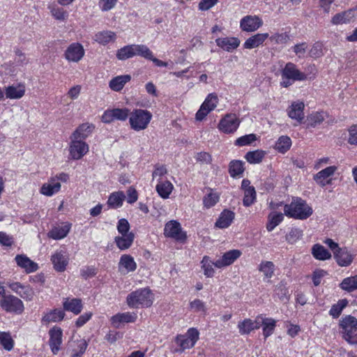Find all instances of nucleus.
Listing matches in <instances>:
<instances>
[{"mask_svg": "<svg viewBox=\"0 0 357 357\" xmlns=\"http://www.w3.org/2000/svg\"><path fill=\"white\" fill-rule=\"evenodd\" d=\"M284 215L296 220H306L312 215L313 210L307 202L301 197H294L289 204L284 205Z\"/></svg>", "mask_w": 357, "mask_h": 357, "instance_id": "nucleus-1", "label": "nucleus"}, {"mask_svg": "<svg viewBox=\"0 0 357 357\" xmlns=\"http://www.w3.org/2000/svg\"><path fill=\"white\" fill-rule=\"evenodd\" d=\"M154 301V294L149 287L139 288L130 292L126 297V303L130 308L151 307Z\"/></svg>", "mask_w": 357, "mask_h": 357, "instance_id": "nucleus-2", "label": "nucleus"}, {"mask_svg": "<svg viewBox=\"0 0 357 357\" xmlns=\"http://www.w3.org/2000/svg\"><path fill=\"white\" fill-rule=\"evenodd\" d=\"M151 112L144 109H134L130 112L129 123L130 128L136 132L146 129L152 119Z\"/></svg>", "mask_w": 357, "mask_h": 357, "instance_id": "nucleus-3", "label": "nucleus"}, {"mask_svg": "<svg viewBox=\"0 0 357 357\" xmlns=\"http://www.w3.org/2000/svg\"><path fill=\"white\" fill-rule=\"evenodd\" d=\"M307 75L299 70L296 66L291 63H287L281 71L280 86L287 88L296 81H304Z\"/></svg>", "mask_w": 357, "mask_h": 357, "instance_id": "nucleus-4", "label": "nucleus"}, {"mask_svg": "<svg viewBox=\"0 0 357 357\" xmlns=\"http://www.w3.org/2000/svg\"><path fill=\"white\" fill-rule=\"evenodd\" d=\"M68 179V174L63 172L51 176L46 183L42 185L40 192L45 196L52 197L60 192L61 183H66Z\"/></svg>", "mask_w": 357, "mask_h": 357, "instance_id": "nucleus-5", "label": "nucleus"}, {"mask_svg": "<svg viewBox=\"0 0 357 357\" xmlns=\"http://www.w3.org/2000/svg\"><path fill=\"white\" fill-rule=\"evenodd\" d=\"M340 326L342 328L343 338L351 344H357V319L346 315L340 320Z\"/></svg>", "mask_w": 357, "mask_h": 357, "instance_id": "nucleus-6", "label": "nucleus"}, {"mask_svg": "<svg viewBox=\"0 0 357 357\" xmlns=\"http://www.w3.org/2000/svg\"><path fill=\"white\" fill-rule=\"evenodd\" d=\"M150 55L149 48L145 45L132 44L126 45L116 52V58L123 61L135 56H140L145 58Z\"/></svg>", "mask_w": 357, "mask_h": 357, "instance_id": "nucleus-7", "label": "nucleus"}, {"mask_svg": "<svg viewBox=\"0 0 357 357\" xmlns=\"http://www.w3.org/2000/svg\"><path fill=\"white\" fill-rule=\"evenodd\" d=\"M199 333L195 328H190L184 335H178L176 337V343L180 347L174 352L182 353L185 349L192 348L199 340Z\"/></svg>", "mask_w": 357, "mask_h": 357, "instance_id": "nucleus-8", "label": "nucleus"}, {"mask_svg": "<svg viewBox=\"0 0 357 357\" xmlns=\"http://www.w3.org/2000/svg\"><path fill=\"white\" fill-rule=\"evenodd\" d=\"M241 120L236 114H227L222 117L218 124V129L225 134H233L238 128Z\"/></svg>", "mask_w": 357, "mask_h": 357, "instance_id": "nucleus-9", "label": "nucleus"}, {"mask_svg": "<svg viewBox=\"0 0 357 357\" xmlns=\"http://www.w3.org/2000/svg\"><path fill=\"white\" fill-rule=\"evenodd\" d=\"M219 99L216 93H209L195 114V119L197 121H203L207 115L214 110L218 105Z\"/></svg>", "mask_w": 357, "mask_h": 357, "instance_id": "nucleus-10", "label": "nucleus"}, {"mask_svg": "<svg viewBox=\"0 0 357 357\" xmlns=\"http://www.w3.org/2000/svg\"><path fill=\"white\" fill-rule=\"evenodd\" d=\"M1 307L7 312L20 314L24 310L23 302L13 295H3L0 301Z\"/></svg>", "mask_w": 357, "mask_h": 357, "instance_id": "nucleus-11", "label": "nucleus"}, {"mask_svg": "<svg viewBox=\"0 0 357 357\" xmlns=\"http://www.w3.org/2000/svg\"><path fill=\"white\" fill-rule=\"evenodd\" d=\"M164 234L165 236L174 238L181 243H184L187 238L186 232L183 229L181 224L174 220L165 224Z\"/></svg>", "mask_w": 357, "mask_h": 357, "instance_id": "nucleus-12", "label": "nucleus"}, {"mask_svg": "<svg viewBox=\"0 0 357 357\" xmlns=\"http://www.w3.org/2000/svg\"><path fill=\"white\" fill-rule=\"evenodd\" d=\"M337 169L338 167L335 165L326 167L314 174L313 178L321 187L331 185L335 179L334 176Z\"/></svg>", "mask_w": 357, "mask_h": 357, "instance_id": "nucleus-13", "label": "nucleus"}, {"mask_svg": "<svg viewBox=\"0 0 357 357\" xmlns=\"http://www.w3.org/2000/svg\"><path fill=\"white\" fill-rule=\"evenodd\" d=\"M130 112L126 107L107 109L103 112L101 121L105 123H110L115 120L125 121L129 118Z\"/></svg>", "mask_w": 357, "mask_h": 357, "instance_id": "nucleus-14", "label": "nucleus"}, {"mask_svg": "<svg viewBox=\"0 0 357 357\" xmlns=\"http://www.w3.org/2000/svg\"><path fill=\"white\" fill-rule=\"evenodd\" d=\"M89 151V146L83 140H78L70 137L69 145V154L73 160H79L84 157Z\"/></svg>", "mask_w": 357, "mask_h": 357, "instance_id": "nucleus-15", "label": "nucleus"}, {"mask_svg": "<svg viewBox=\"0 0 357 357\" xmlns=\"http://www.w3.org/2000/svg\"><path fill=\"white\" fill-rule=\"evenodd\" d=\"M261 17L256 15H248L241 18L239 22L240 29L245 32H255L263 26Z\"/></svg>", "mask_w": 357, "mask_h": 357, "instance_id": "nucleus-16", "label": "nucleus"}, {"mask_svg": "<svg viewBox=\"0 0 357 357\" xmlns=\"http://www.w3.org/2000/svg\"><path fill=\"white\" fill-rule=\"evenodd\" d=\"M85 50L79 43H71L65 50L64 57L69 62L77 63L82 59Z\"/></svg>", "mask_w": 357, "mask_h": 357, "instance_id": "nucleus-17", "label": "nucleus"}, {"mask_svg": "<svg viewBox=\"0 0 357 357\" xmlns=\"http://www.w3.org/2000/svg\"><path fill=\"white\" fill-rule=\"evenodd\" d=\"M334 257L341 266H347L353 261L355 254L348 250L347 247H330Z\"/></svg>", "mask_w": 357, "mask_h": 357, "instance_id": "nucleus-18", "label": "nucleus"}, {"mask_svg": "<svg viewBox=\"0 0 357 357\" xmlns=\"http://www.w3.org/2000/svg\"><path fill=\"white\" fill-rule=\"evenodd\" d=\"M137 315L133 312H119L110 318V322L114 328H119L125 324L134 323Z\"/></svg>", "mask_w": 357, "mask_h": 357, "instance_id": "nucleus-19", "label": "nucleus"}, {"mask_svg": "<svg viewBox=\"0 0 357 357\" xmlns=\"http://www.w3.org/2000/svg\"><path fill=\"white\" fill-rule=\"evenodd\" d=\"M49 345L53 354H57L61 349L63 331L60 327L54 326L49 331Z\"/></svg>", "mask_w": 357, "mask_h": 357, "instance_id": "nucleus-20", "label": "nucleus"}, {"mask_svg": "<svg viewBox=\"0 0 357 357\" xmlns=\"http://www.w3.org/2000/svg\"><path fill=\"white\" fill-rule=\"evenodd\" d=\"M357 17V6L348 10L337 13L331 20L332 24L335 25L348 24L353 22Z\"/></svg>", "mask_w": 357, "mask_h": 357, "instance_id": "nucleus-21", "label": "nucleus"}, {"mask_svg": "<svg viewBox=\"0 0 357 357\" xmlns=\"http://www.w3.org/2000/svg\"><path fill=\"white\" fill-rule=\"evenodd\" d=\"M241 254L239 250H231L226 252L220 258L216 260V268H223L234 264L241 257Z\"/></svg>", "mask_w": 357, "mask_h": 357, "instance_id": "nucleus-22", "label": "nucleus"}, {"mask_svg": "<svg viewBox=\"0 0 357 357\" xmlns=\"http://www.w3.org/2000/svg\"><path fill=\"white\" fill-rule=\"evenodd\" d=\"M117 229L119 232L122 235L121 238L123 241V243L118 241L117 245H130L132 243L134 236L131 233H128V222L126 219H121L118 222Z\"/></svg>", "mask_w": 357, "mask_h": 357, "instance_id": "nucleus-23", "label": "nucleus"}, {"mask_svg": "<svg viewBox=\"0 0 357 357\" xmlns=\"http://www.w3.org/2000/svg\"><path fill=\"white\" fill-rule=\"evenodd\" d=\"M304 102L301 100L293 102L287 109V114L289 118L301 123L304 119Z\"/></svg>", "mask_w": 357, "mask_h": 357, "instance_id": "nucleus-24", "label": "nucleus"}, {"mask_svg": "<svg viewBox=\"0 0 357 357\" xmlns=\"http://www.w3.org/2000/svg\"><path fill=\"white\" fill-rule=\"evenodd\" d=\"M26 92V86L23 82L10 85L5 89V96L8 99H20Z\"/></svg>", "mask_w": 357, "mask_h": 357, "instance_id": "nucleus-25", "label": "nucleus"}, {"mask_svg": "<svg viewBox=\"0 0 357 357\" xmlns=\"http://www.w3.org/2000/svg\"><path fill=\"white\" fill-rule=\"evenodd\" d=\"M69 257L66 252H56L51 258L54 268L57 272H63L68 264Z\"/></svg>", "mask_w": 357, "mask_h": 357, "instance_id": "nucleus-26", "label": "nucleus"}, {"mask_svg": "<svg viewBox=\"0 0 357 357\" xmlns=\"http://www.w3.org/2000/svg\"><path fill=\"white\" fill-rule=\"evenodd\" d=\"M17 265L24 269L26 273H31L38 269V265L33 261L31 260L25 255H17L15 257Z\"/></svg>", "mask_w": 357, "mask_h": 357, "instance_id": "nucleus-27", "label": "nucleus"}, {"mask_svg": "<svg viewBox=\"0 0 357 357\" xmlns=\"http://www.w3.org/2000/svg\"><path fill=\"white\" fill-rule=\"evenodd\" d=\"M215 43L223 50L231 52L239 46L241 41L236 37H224L217 38Z\"/></svg>", "mask_w": 357, "mask_h": 357, "instance_id": "nucleus-28", "label": "nucleus"}, {"mask_svg": "<svg viewBox=\"0 0 357 357\" xmlns=\"http://www.w3.org/2000/svg\"><path fill=\"white\" fill-rule=\"evenodd\" d=\"M259 317H258L256 320L250 319H245L238 324V329L241 335H248L255 329L260 327V322L259 321Z\"/></svg>", "mask_w": 357, "mask_h": 357, "instance_id": "nucleus-29", "label": "nucleus"}, {"mask_svg": "<svg viewBox=\"0 0 357 357\" xmlns=\"http://www.w3.org/2000/svg\"><path fill=\"white\" fill-rule=\"evenodd\" d=\"M269 37L268 33H258L248 38L243 43V47L245 49H254L261 45L264 41Z\"/></svg>", "mask_w": 357, "mask_h": 357, "instance_id": "nucleus-30", "label": "nucleus"}, {"mask_svg": "<svg viewBox=\"0 0 357 357\" xmlns=\"http://www.w3.org/2000/svg\"><path fill=\"white\" fill-rule=\"evenodd\" d=\"M116 38L115 32L104 30L97 32L93 36V40L100 45H106L110 43H114Z\"/></svg>", "mask_w": 357, "mask_h": 357, "instance_id": "nucleus-31", "label": "nucleus"}, {"mask_svg": "<svg viewBox=\"0 0 357 357\" xmlns=\"http://www.w3.org/2000/svg\"><path fill=\"white\" fill-rule=\"evenodd\" d=\"M72 225L68 222H62L61 225L54 227L48 233V236L53 239H61L67 236L71 229Z\"/></svg>", "mask_w": 357, "mask_h": 357, "instance_id": "nucleus-32", "label": "nucleus"}, {"mask_svg": "<svg viewBox=\"0 0 357 357\" xmlns=\"http://www.w3.org/2000/svg\"><path fill=\"white\" fill-rule=\"evenodd\" d=\"M93 129L94 126L93 124L89 123H82L73 132L70 137L84 141L92 133Z\"/></svg>", "mask_w": 357, "mask_h": 357, "instance_id": "nucleus-33", "label": "nucleus"}, {"mask_svg": "<svg viewBox=\"0 0 357 357\" xmlns=\"http://www.w3.org/2000/svg\"><path fill=\"white\" fill-rule=\"evenodd\" d=\"M131 80L130 75H123L114 77L109 82V87L112 91L118 92L122 90L124 86Z\"/></svg>", "mask_w": 357, "mask_h": 357, "instance_id": "nucleus-34", "label": "nucleus"}, {"mask_svg": "<svg viewBox=\"0 0 357 357\" xmlns=\"http://www.w3.org/2000/svg\"><path fill=\"white\" fill-rule=\"evenodd\" d=\"M63 306L65 310L71 312L75 314H79L82 310V301L79 298H66L63 300Z\"/></svg>", "mask_w": 357, "mask_h": 357, "instance_id": "nucleus-35", "label": "nucleus"}, {"mask_svg": "<svg viewBox=\"0 0 357 357\" xmlns=\"http://www.w3.org/2000/svg\"><path fill=\"white\" fill-rule=\"evenodd\" d=\"M234 217L235 214L233 211L224 210L216 221L215 226L220 229L227 228L233 222Z\"/></svg>", "mask_w": 357, "mask_h": 357, "instance_id": "nucleus-36", "label": "nucleus"}, {"mask_svg": "<svg viewBox=\"0 0 357 357\" xmlns=\"http://www.w3.org/2000/svg\"><path fill=\"white\" fill-rule=\"evenodd\" d=\"M284 213L271 211L268 215L266 229L268 231H273L284 220Z\"/></svg>", "mask_w": 357, "mask_h": 357, "instance_id": "nucleus-37", "label": "nucleus"}, {"mask_svg": "<svg viewBox=\"0 0 357 357\" xmlns=\"http://www.w3.org/2000/svg\"><path fill=\"white\" fill-rule=\"evenodd\" d=\"M216 261H213L208 256H204L201 261V268L206 278H213L215 275L214 267L216 268Z\"/></svg>", "mask_w": 357, "mask_h": 357, "instance_id": "nucleus-38", "label": "nucleus"}, {"mask_svg": "<svg viewBox=\"0 0 357 357\" xmlns=\"http://www.w3.org/2000/svg\"><path fill=\"white\" fill-rule=\"evenodd\" d=\"M137 265L134 259L129 255H122L119 261V270L124 273L134 271Z\"/></svg>", "mask_w": 357, "mask_h": 357, "instance_id": "nucleus-39", "label": "nucleus"}, {"mask_svg": "<svg viewBox=\"0 0 357 357\" xmlns=\"http://www.w3.org/2000/svg\"><path fill=\"white\" fill-rule=\"evenodd\" d=\"M173 189V184L167 180L160 181L155 187L157 192L162 199L169 198Z\"/></svg>", "mask_w": 357, "mask_h": 357, "instance_id": "nucleus-40", "label": "nucleus"}, {"mask_svg": "<svg viewBox=\"0 0 357 357\" xmlns=\"http://www.w3.org/2000/svg\"><path fill=\"white\" fill-rule=\"evenodd\" d=\"M125 198L123 191L114 192L109 196L107 204L111 208H118L122 206Z\"/></svg>", "mask_w": 357, "mask_h": 357, "instance_id": "nucleus-41", "label": "nucleus"}, {"mask_svg": "<svg viewBox=\"0 0 357 357\" xmlns=\"http://www.w3.org/2000/svg\"><path fill=\"white\" fill-rule=\"evenodd\" d=\"M88 344L84 339L79 338L73 341L70 347L72 349L71 357H82L84 354Z\"/></svg>", "mask_w": 357, "mask_h": 357, "instance_id": "nucleus-42", "label": "nucleus"}, {"mask_svg": "<svg viewBox=\"0 0 357 357\" xmlns=\"http://www.w3.org/2000/svg\"><path fill=\"white\" fill-rule=\"evenodd\" d=\"M48 9L52 16L56 20L63 22L68 17V12L55 3L48 5Z\"/></svg>", "mask_w": 357, "mask_h": 357, "instance_id": "nucleus-43", "label": "nucleus"}, {"mask_svg": "<svg viewBox=\"0 0 357 357\" xmlns=\"http://www.w3.org/2000/svg\"><path fill=\"white\" fill-rule=\"evenodd\" d=\"M261 319L263 335L265 338H267L273 333L275 328L276 326V321L272 318H264L259 317Z\"/></svg>", "mask_w": 357, "mask_h": 357, "instance_id": "nucleus-44", "label": "nucleus"}, {"mask_svg": "<svg viewBox=\"0 0 357 357\" xmlns=\"http://www.w3.org/2000/svg\"><path fill=\"white\" fill-rule=\"evenodd\" d=\"M219 193L212 189H209L203 197L204 206L206 208H210L214 206L219 202Z\"/></svg>", "mask_w": 357, "mask_h": 357, "instance_id": "nucleus-45", "label": "nucleus"}, {"mask_svg": "<svg viewBox=\"0 0 357 357\" xmlns=\"http://www.w3.org/2000/svg\"><path fill=\"white\" fill-rule=\"evenodd\" d=\"M291 146V139L289 137L286 135H282L278 138L275 144V149L278 152L281 153H286L288 150H289Z\"/></svg>", "mask_w": 357, "mask_h": 357, "instance_id": "nucleus-46", "label": "nucleus"}, {"mask_svg": "<svg viewBox=\"0 0 357 357\" xmlns=\"http://www.w3.org/2000/svg\"><path fill=\"white\" fill-rule=\"evenodd\" d=\"M326 116V114L324 112H313L307 117V124L308 126L316 127L324 121Z\"/></svg>", "mask_w": 357, "mask_h": 357, "instance_id": "nucleus-47", "label": "nucleus"}, {"mask_svg": "<svg viewBox=\"0 0 357 357\" xmlns=\"http://www.w3.org/2000/svg\"><path fill=\"white\" fill-rule=\"evenodd\" d=\"M65 316V312L61 309H55L47 313L43 317L45 322H57L61 321Z\"/></svg>", "mask_w": 357, "mask_h": 357, "instance_id": "nucleus-48", "label": "nucleus"}, {"mask_svg": "<svg viewBox=\"0 0 357 357\" xmlns=\"http://www.w3.org/2000/svg\"><path fill=\"white\" fill-rule=\"evenodd\" d=\"M266 153L261 150H256L248 152L245 159L250 164L260 163L265 156Z\"/></svg>", "mask_w": 357, "mask_h": 357, "instance_id": "nucleus-49", "label": "nucleus"}, {"mask_svg": "<svg viewBox=\"0 0 357 357\" xmlns=\"http://www.w3.org/2000/svg\"><path fill=\"white\" fill-rule=\"evenodd\" d=\"M340 286L342 289L348 292L357 289V275L344 278Z\"/></svg>", "mask_w": 357, "mask_h": 357, "instance_id": "nucleus-50", "label": "nucleus"}, {"mask_svg": "<svg viewBox=\"0 0 357 357\" xmlns=\"http://www.w3.org/2000/svg\"><path fill=\"white\" fill-rule=\"evenodd\" d=\"M312 253L318 260H326L331 257V251L325 247H312Z\"/></svg>", "mask_w": 357, "mask_h": 357, "instance_id": "nucleus-51", "label": "nucleus"}, {"mask_svg": "<svg viewBox=\"0 0 357 357\" xmlns=\"http://www.w3.org/2000/svg\"><path fill=\"white\" fill-rule=\"evenodd\" d=\"M244 163L241 160H233L229 164V174L231 177L241 176L244 172Z\"/></svg>", "mask_w": 357, "mask_h": 357, "instance_id": "nucleus-52", "label": "nucleus"}, {"mask_svg": "<svg viewBox=\"0 0 357 357\" xmlns=\"http://www.w3.org/2000/svg\"><path fill=\"white\" fill-rule=\"evenodd\" d=\"M259 270L263 273L266 278L271 279L274 274L275 266L271 261H262L259 265Z\"/></svg>", "mask_w": 357, "mask_h": 357, "instance_id": "nucleus-53", "label": "nucleus"}, {"mask_svg": "<svg viewBox=\"0 0 357 357\" xmlns=\"http://www.w3.org/2000/svg\"><path fill=\"white\" fill-rule=\"evenodd\" d=\"M348 301L346 299L339 300L334 304L329 310V314L333 318H337L341 314L343 309L347 305Z\"/></svg>", "mask_w": 357, "mask_h": 357, "instance_id": "nucleus-54", "label": "nucleus"}, {"mask_svg": "<svg viewBox=\"0 0 357 357\" xmlns=\"http://www.w3.org/2000/svg\"><path fill=\"white\" fill-rule=\"evenodd\" d=\"M0 344L7 351L13 349L14 341L9 333L0 332Z\"/></svg>", "mask_w": 357, "mask_h": 357, "instance_id": "nucleus-55", "label": "nucleus"}, {"mask_svg": "<svg viewBox=\"0 0 357 357\" xmlns=\"http://www.w3.org/2000/svg\"><path fill=\"white\" fill-rule=\"evenodd\" d=\"M257 139L255 134H249L241 136L235 140L234 144L237 146H244L251 144Z\"/></svg>", "mask_w": 357, "mask_h": 357, "instance_id": "nucleus-56", "label": "nucleus"}, {"mask_svg": "<svg viewBox=\"0 0 357 357\" xmlns=\"http://www.w3.org/2000/svg\"><path fill=\"white\" fill-rule=\"evenodd\" d=\"M256 199V192L255 188H249L244 191L243 204L245 206L252 205Z\"/></svg>", "mask_w": 357, "mask_h": 357, "instance_id": "nucleus-57", "label": "nucleus"}, {"mask_svg": "<svg viewBox=\"0 0 357 357\" xmlns=\"http://www.w3.org/2000/svg\"><path fill=\"white\" fill-rule=\"evenodd\" d=\"M303 236V231L298 228H292L287 235V240L289 243L294 244L297 242Z\"/></svg>", "mask_w": 357, "mask_h": 357, "instance_id": "nucleus-58", "label": "nucleus"}, {"mask_svg": "<svg viewBox=\"0 0 357 357\" xmlns=\"http://www.w3.org/2000/svg\"><path fill=\"white\" fill-rule=\"evenodd\" d=\"M324 45L321 43H315L310 50V55L312 57L318 58L324 54Z\"/></svg>", "mask_w": 357, "mask_h": 357, "instance_id": "nucleus-59", "label": "nucleus"}, {"mask_svg": "<svg viewBox=\"0 0 357 357\" xmlns=\"http://www.w3.org/2000/svg\"><path fill=\"white\" fill-rule=\"evenodd\" d=\"M190 307L194 312H205L206 310L205 303L199 299H195L191 301L190 303Z\"/></svg>", "mask_w": 357, "mask_h": 357, "instance_id": "nucleus-60", "label": "nucleus"}, {"mask_svg": "<svg viewBox=\"0 0 357 357\" xmlns=\"http://www.w3.org/2000/svg\"><path fill=\"white\" fill-rule=\"evenodd\" d=\"M326 275V272L322 269H317L312 273V282L314 286H318L321 279Z\"/></svg>", "mask_w": 357, "mask_h": 357, "instance_id": "nucleus-61", "label": "nucleus"}, {"mask_svg": "<svg viewBox=\"0 0 357 357\" xmlns=\"http://www.w3.org/2000/svg\"><path fill=\"white\" fill-rule=\"evenodd\" d=\"M137 199L138 194L136 189L132 186L129 187L127 190V202L129 204H133L137 202Z\"/></svg>", "mask_w": 357, "mask_h": 357, "instance_id": "nucleus-62", "label": "nucleus"}, {"mask_svg": "<svg viewBox=\"0 0 357 357\" xmlns=\"http://www.w3.org/2000/svg\"><path fill=\"white\" fill-rule=\"evenodd\" d=\"M167 173V168L165 166L162 165H157L155 166L154 170L152 174L153 179L156 178H160L162 176Z\"/></svg>", "mask_w": 357, "mask_h": 357, "instance_id": "nucleus-63", "label": "nucleus"}, {"mask_svg": "<svg viewBox=\"0 0 357 357\" xmlns=\"http://www.w3.org/2000/svg\"><path fill=\"white\" fill-rule=\"evenodd\" d=\"M349 143L351 144H357V126L354 125L349 129Z\"/></svg>", "mask_w": 357, "mask_h": 357, "instance_id": "nucleus-64", "label": "nucleus"}]
</instances>
